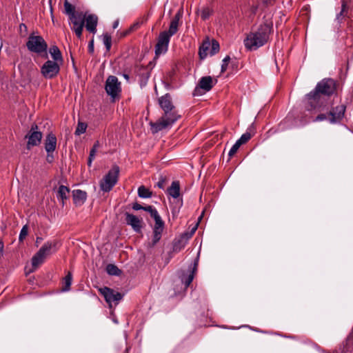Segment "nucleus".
<instances>
[{"label": "nucleus", "mask_w": 353, "mask_h": 353, "mask_svg": "<svg viewBox=\"0 0 353 353\" xmlns=\"http://www.w3.org/2000/svg\"><path fill=\"white\" fill-rule=\"evenodd\" d=\"M336 89V85L332 79H324L319 82L315 89L306 96L307 110L309 111H321L325 106V97L332 94Z\"/></svg>", "instance_id": "nucleus-1"}, {"label": "nucleus", "mask_w": 353, "mask_h": 353, "mask_svg": "<svg viewBox=\"0 0 353 353\" xmlns=\"http://www.w3.org/2000/svg\"><path fill=\"white\" fill-rule=\"evenodd\" d=\"M272 30L271 23H264L260 26L256 32H250L244 40L245 48L250 50H254L267 43L269 35Z\"/></svg>", "instance_id": "nucleus-2"}, {"label": "nucleus", "mask_w": 353, "mask_h": 353, "mask_svg": "<svg viewBox=\"0 0 353 353\" xmlns=\"http://www.w3.org/2000/svg\"><path fill=\"white\" fill-rule=\"evenodd\" d=\"M181 16V12H178L171 20L168 30L161 32L159 34L157 43L155 46L156 56L163 54L168 51L171 37L175 34L178 31L179 23Z\"/></svg>", "instance_id": "nucleus-3"}, {"label": "nucleus", "mask_w": 353, "mask_h": 353, "mask_svg": "<svg viewBox=\"0 0 353 353\" xmlns=\"http://www.w3.org/2000/svg\"><path fill=\"white\" fill-rule=\"evenodd\" d=\"M181 118V114L176 108L163 112L161 118L155 123H151L152 131L157 133L164 129L171 128Z\"/></svg>", "instance_id": "nucleus-4"}, {"label": "nucleus", "mask_w": 353, "mask_h": 353, "mask_svg": "<svg viewBox=\"0 0 353 353\" xmlns=\"http://www.w3.org/2000/svg\"><path fill=\"white\" fill-rule=\"evenodd\" d=\"M58 242L57 241H51L46 242L38 252L32 258V265L34 269L37 268L42 264L48 256L55 252L57 248Z\"/></svg>", "instance_id": "nucleus-5"}, {"label": "nucleus", "mask_w": 353, "mask_h": 353, "mask_svg": "<svg viewBox=\"0 0 353 353\" xmlns=\"http://www.w3.org/2000/svg\"><path fill=\"white\" fill-rule=\"evenodd\" d=\"M119 167L114 165L100 181V188L105 192H110L116 185L119 174Z\"/></svg>", "instance_id": "nucleus-6"}, {"label": "nucleus", "mask_w": 353, "mask_h": 353, "mask_svg": "<svg viewBox=\"0 0 353 353\" xmlns=\"http://www.w3.org/2000/svg\"><path fill=\"white\" fill-rule=\"evenodd\" d=\"M27 48L29 51L37 54L46 52L48 49L47 43L41 36H34L30 34L26 43Z\"/></svg>", "instance_id": "nucleus-7"}, {"label": "nucleus", "mask_w": 353, "mask_h": 353, "mask_svg": "<svg viewBox=\"0 0 353 353\" xmlns=\"http://www.w3.org/2000/svg\"><path fill=\"white\" fill-rule=\"evenodd\" d=\"M69 18L71 29L75 32L79 39L81 38L82 32L85 26V14L77 12L76 14L70 16Z\"/></svg>", "instance_id": "nucleus-8"}, {"label": "nucleus", "mask_w": 353, "mask_h": 353, "mask_svg": "<svg viewBox=\"0 0 353 353\" xmlns=\"http://www.w3.org/2000/svg\"><path fill=\"white\" fill-rule=\"evenodd\" d=\"M216 83V80H213L210 76L201 77L193 91V95L202 96L209 92Z\"/></svg>", "instance_id": "nucleus-9"}, {"label": "nucleus", "mask_w": 353, "mask_h": 353, "mask_svg": "<svg viewBox=\"0 0 353 353\" xmlns=\"http://www.w3.org/2000/svg\"><path fill=\"white\" fill-rule=\"evenodd\" d=\"M61 63L48 60L41 68V73L42 76L47 79H53L57 77L60 71V65Z\"/></svg>", "instance_id": "nucleus-10"}, {"label": "nucleus", "mask_w": 353, "mask_h": 353, "mask_svg": "<svg viewBox=\"0 0 353 353\" xmlns=\"http://www.w3.org/2000/svg\"><path fill=\"white\" fill-rule=\"evenodd\" d=\"M107 94L114 99L121 92V83L117 77L115 76H110L105 81V86Z\"/></svg>", "instance_id": "nucleus-11"}, {"label": "nucleus", "mask_w": 353, "mask_h": 353, "mask_svg": "<svg viewBox=\"0 0 353 353\" xmlns=\"http://www.w3.org/2000/svg\"><path fill=\"white\" fill-rule=\"evenodd\" d=\"M155 223L153 227V236L152 239V246L156 245L161 239L163 231L165 227V223L162 220L159 214L153 217Z\"/></svg>", "instance_id": "nucleus-12"}, {"label": "nucleus", "mask_w": 353, "mask_h": 353, "mask_svg": "<svg viewBox=\"0 0 353 353\" xmlns=\"http://www.w3.org/2000/svg\"><path fill=\"white\" fill-rule=\"evenodd\" d=\"M37 130L38 126L37 125H32L29 133L26 136V138L28 139V149H30L32 147L40 144L43 135L42 133Z\"/></svg>", "instance_id": "nucleus-13"}, {"label": "nucleus", "mask_w": 353, "mask_h": 353, "mask_svg": "<svg viewBox=\"0 0 353 353\" xmlns=\"http://www.w3.org/2000/svg\"><path fill=\"white\" fill-rule=\"evenodd\" d=\"M102 293L110 307H112V303L117 305L123 297L121 293L115 292L108 288H104L102 290Z\"/></svg>", "instance_id": "nucleus-14"}, {"label": "nucleus", "mask_w": 353, "mask_h": 353, "mask_svg": "<svg viewBox=\"0 0 353 353\" xmlns=\"http://www.w3.org/2000/svg\"><path fill=\"white\" fill-rule=\"evenodd\" d=\"M345 107L343 105H337L328 112L329 121L335 123L339 121L344 115Z\"/></svg>", "instance_id": "nucleus-15"}, {"label": "nucleus", "mask_w": 353, "mask_h": 353, "mask_svg": "<svg viewBox=\"0 0 353 353\" xmlns=\"http://www.w3.org/2000/svg\"><path fill=\"white\" fill-rule=\"evenodd\" d=\"M158 103L163 112L168 110H173V109L176 108L173 104L171 96L168 93L159 97Z\"/></svg>", "instance_id": "nucleus-16"}, {"label": "nucleus", "mask_w": 353, "mask_h": 353, "mask_svg": "<svg viewBox=\"0 0 353 353\" xmlns=\"http://www.w3.org/2000/svg\"><path fill=\"white\" fill-rule=\"evenodd\" d=\"M125 216L126 223L130 225L135 232H140L142 228L141 219L130 213H126Z\"/></svg>", "instance_id": "nucleus-17"}, {"label": "nucleus", "mask_w": 353, "mask_h": 353, "mask_svg": "<svg viewBox=\"0 0 353 353\" xmlns=\"http://www.w3.org/2000/svg\"><path fill=\"white\" fill-rule=\"evenodd\" d=\"M44 147L47 153L54 152L57 148V137L51 133L47 134L45 141Z\"/></svg>", "instance_id": "nucleus-18"}, {"label": "nucleus", "mask_w": 353, "mask_h": 353, "mask_svg": "<svg viewBox=\"0 0 353 353\" xmlns=\"http://www.w3.org/2000/svg\"><path fill=\"white\" fill-rule=\"evenodd\" d=\"M85 22L86 30L94 34L97 32L98 17L94 14H85Z\"/></svg>", "instance_id": "nucleus-19"}, {"label": "nucleus", "mask_w": 353, "mask_h": 353, "mask_svg": "<svg viewBox=\"0 0 353 353\" xmlns=\"http://www.w3.org/2000/svg\"><path fill=\"white\" fill-rule=\"evenodd\" d=\"M73 202L77 206L83 205L87 199V193L81 190H74L72 191Z\"/></svg>", "instance_id": "nucleus-20"}, {"label": "nucleus", "mask_w": 353, "mask_h": 353, "mask_svg": "<svg viewBox=\"0 0 353 353\" xmlns=\"http://www.w3.org/2000/svg\"><path fill=\"white\" fill-rule=\"evenodd\" d=\"M210 41L209 40L204 41L199 49V55L201 59H205L210 51Z\"/></svg>", "instance_id": "nucleus-21"}, {"label": "nucleus", "mask_w": 353, "mask_h": 353, "mask_svg": "<svg viewBox=\"0 0 353 353\" xmlns=\"http://www.w3.org/2000/svg\"><path fill=\"white\" fill-rule=\"evenodd\" d=\"M168 193L172 197L176 199L180 195L179 182L174 181L172 183L170 187L168 189Z\"/></svg>", "instance_id": "nucleus-22"}, {"label": "nucleus", "mask_w": 353, "mask_h": 353, "mask_svg": "<svg viewBox=\"0 0 353 353\" xmlns=\"http://www.w3.org/2000/svg\"><path fill=\"white\" fill-rule=\"evenodd\" d=\"M49 52L53 59L52 61L59 62L60 63H63L61 52L57 46H52L49 50Z\"/></svg>", "instance_id": "nucleus-23"}, {"label": "nucleus", "mask_w": 353, "mask_h": 353, "mask_svg": "<svg viewBox=\"0 0 353 353\" xmlns=\"http://www.w3.org/2000/svg\"><path fill=\"white\" fill-rule=\"evenodd\" d=\"M70 190L65 185H60L57 191V198L61 200L62 204L64 205V201L68 199Z\"/></svg>", "instance_id": "nucleus-24"}, {"label": "nucleus", "mask_w": 353, "mask_h": 353, "mask_svg": "<svg viewBox=\"0 0 353 353\" xmlns=\"http://www.w3.org/2000/svg\"><path fill=\"white\" fill-rule=\"evenodd\" d=\"M72 281V274L70 272H68L66 276L63 279V288L62 291L67 292L70 290V285Z\"/></svg>", "instance_id": "nucleus-25"}, {"label": "nucleus", "mask_w": 353, "mask_h": 353, "mask_svg": "<svg viewBox=\"0 0 353 353\" xmlns=\"http://www.w3.org/2000/svg\"><path fill=\"white\" fill-rule=\"evenodd\" d=\"M196 265H197V263L195 262L194 267L192 271L187 276L183 277L181 279L182 283L184 284L185 288H187L190 285V283L192 282V281L194 279V271L196 270Z\"/></svg>", "instance_id": "nucleus-26"}, {"label": "nucleus", "mask_w": 353, "mask_h": 353, "mask_svg": "<svg viewBox=\"0 0 353 353\" xmlns=\"http://www.w3.org/2000/svg\"><path fill=\"white\" fill-rule=\"evenodd\" d=\"M64 13L70 17V16L76 14L77 12H75V7L69 3L68 0H65L64 1Z\"/></svg>", "instance_id": "nucleus-27"}, {"label": "nucleus", "mask_w": 353, "mask_h": 353, "mask_svg": "<svg viewBox=\"0 0 353 353\" xmlns=\"http://www.w3.org/2000/svg\"><path fill=\"white\" fill-rule=\"evenodd\" d=\"M138 195L141 198L147 199L152 196V192L145 186L141 185L138 188Z\"/></svg>", "instance_id": "nucleus-28"}, {"label": "nucleus", "mask_w": 353, "mask_h": 353, "mask_svg": "<svg viewBox=\"0 0 353 353\" xmlns=\"http://www.w3.org/2000/svg\"><path fill=\"white\" fill-rule=\"evenodd\" d=\"M99 146V141H97V142L94 144V145H93V147H92V150H90V155H89V158H88V166H91V165H92V161L94 160V157H95L96 152H97V149H98Z\"/></svg>", "instance_id": "nucleus-29"}, {"label": "nucleus", "mask_w": 353, "mask_h": 353, "mask_svg": "<svg viewBox=\"0 0 353 353\" xmlns=\"http://www.w3.org/2000/svg\"><path fill=\"white\" fill-rule=\"evenodd\" d=\"M106 272L110 275L118 276L121 274V270L114 264H108L106 266Z\"/></svg>", "instance_id": "nucleus-30"}, {"label": "nucleus", "mask_w": 353, "mask_h": 353, "mask_svg": "<svg viewBox=\"0 0 353 353\" xmlns=\"http://www.w3.org/2000/svg\"><path fill=\"white\" fill-rule=\"evenodd\" d=\"M210 54L212 56L219 51L220 46L219 42L216 40H212V41L210 42Z\"/></svg>", "instance_id": "nucleus-31"}, {"label": "nucleus", "mask_w": 353, "mask_h": 353, "mask_svg": "<svg viewBox=\"0 0 353 353\" xmlns=\"http://www.w3.org/2000/svg\"><path fill=\"white\" fill-rule=\"evenodd\" d=\"M103 42L107 50H110L112 45L111 36L107 33L103 34Z\"/></svg>", "instance_id": "nucleus-32"}, {"label": "nucleus", "mask_w": 353, "mask_h": 353, "mask_svg": "<svg viewBox=\"0 0 353 353\" xmlns=\"http://www.w3.org/2000/svg\"><path fill=\"white\" fill-rule=\"evenodd\" d=\"M28 234V227L27 225H25L23 226L20 231V234L19 236V242H23V240L26 239Z\"/></svg>", "instance_id": "nucleus-33"}, {"label": "nucleus", "mask_w": 353, "mask_h": 353, "mask_svg": "<svg viewBox=\"0 0 353 353\" xmlns=\"http://www.w3.org/2000/svg\"><path fill=\"white\" fill-rule=\"evenodd\" d=\"M87 125L84 123L79 122L75 130L76 135H80L84 133L86 130Z\"/></svg>", "instance_id": "nucleus-34"}, {"label": "nucleus", "mask_w": 353, "mask_h": 353, "mask_svg": "<svg viewBox=\"0 0 353 353\" xmlns=\"http://www.w3.org/2000/svg\"><path fill=\"white\" fill-rule=\"evenodd\" d=\"M252 137V135L250 132H245L241 135V137L237 140L241 144H244L248 142Z\"/></svg>", "instance_id": "nucleus-35"}, {"label": "nucleus", "mask_w": 353, "mask_h": 353, "mask_svg": "<svg viewBox=\"0 0 353 353\" xmlns=\"http://www.w3.org/2000/svg\"><path fill=\"white\" fill-rule=\"evenodd\" d=\"M241 145V143L236 141L235 143L232 145V147L230 148L228 152L229 157H232L233 155H234V154L238 151Z\"/></svg>", "instance_id": "nucleus-36"}, {"label": "nucleus", "mask_w": 353, "mask_h": 353, "mask_svg": "<svg viewBox=\"0 0 353 353\" xmlns=\"http://www.w3.org/2000/svg\"><path fill=\"white\" fill-rule=\"evenodd\" d=\"M143 210L149 212L152 218H153L154 216L159 214L157 210L152 205L143 207Z\"/></svg>", "instance_id": "nucleus-37"}, {"label": "nucleus", "mask_w": 353, "mask_h": 353, "mask_svg": "<svg viewBox=\"0 0 353 353\" xmlns=\"http://www.w3.org/2000/svg\"><path fill=\"white\" fill-rule=\"evenodd\" d=\"M230 60V57L229 56H226L223 59V61H222L223 63L221 65V72H224L226 70Z\"/></svg>", "instance_id": "nucleus-38"}, {"label": "nucleus", "mask_w": 353, "mask_h": 353, "mask_svg": "<svg viewBox=\"0 0 353 353\" xmlns=\"http://www.w3.org/2000/svg\"><path fill=\"white\" fill-rule=\"evenodd\" d=\"M329 119V115L326 114H320L315 119L312 120L314 122L322 121L326 119Z\"/></svg>", "instance_id": "nucleus-39"}, {"label": "nucleus", "mask_w": 353, "mask_h": 353, "mask_svg": "<svg viewBox=\"0 0 353 353\" xmlns=\"http://www.w3.org/2000/svg\"><path fill=\"white\" fill-rule=\"evenodd\" d=\"M347 6L345 2H343L341 6V12L337 14L336 19L339 21L343 17V13L346 10Z\"/></svg>", "instance_id": "nucleus-40"}, {"label": "nucleus", "mask_w": 353, "mask_h": 353, "mask_svg": "<svg viewBox=\"0 0 353 353\" xmlns=\"http://www.w3.org/2000/svg\"><path fill=\"white\" fill-rule=\"evenodd\" d=\"M198 224H196L192 229L190 233H184L183 234V236L186 237L187 239L190 238L196 232L197 229Z\"/></svg>", "instance_id": "nucleus-41"}, {"label": "nucleus", "mask_w": 353, "mask_h": 353, "mask_svg": "<svg viewBox=\"0 0 353 353\" xmlns=\"http://www.w3.org/2000/svg\"><path fill=\"white\" fill-rule=\"evenodd\" d=\"M210 16V11L208 9H204L201 12V18L203 19H206Z\"/></svg>", "instance_id": "nucleus-42"}, {"label": "nucleus", "mask_w": 353, "mask_h": 353, "mask_svg": "<svg viewBox=\"0 0 353 353\" xmlns=\"http://www.w3.org/2000/svg\"><path fill=\"white\" fill-rule=\"evenodd\" d=\"M46 161L48 163H52L54 161L53 152L47 153Z\"/></svg>", "instance_id": "nucleus-43"}, {"label": "nucleus", "mask_w": 353, "mask_h": 353, "mask_svg": "<svg viewBox=\"0 0 353 353\" xmlns=\"http://www.w3.org/2000/svg\"><path fill=\"white\" fill-rule=\"evenodd\" d=\"M132 209L134 210H143V207L138 203H135L132 205Z\"/></svg>", "instance_id": "nucleus-44"}, {"label": "nucleus", "mask_w": 353, "mask_h": 353, "mask_svg": "<svg viewBox=\"0 0 353 353\" xmlns=\"http://www.w3.org/2000/svg\"><path fill=\"white\" fill-rule=\"evenodd\" d=\"M164 183H165V179H161L159 180V181L157 183V186L159 188H161L163 189L164 188Z\"/></svg>", "instance_id": "nucleus-45"}, {"label": "nucleus", "mask_w": 353, "mask_h": 353, "mask_svg": "<svg viewBox=\"0 0 353 353\" xmlns=\"http://www.w3.org/2000/svg\"><path fill=\"white\" fill-rule=\"evenodd\" d=\"M89 51L92 52L94 51V45H93V40H92L88 46Z\"/></svg>", "instance_id": "nucleus-46"}, {"label": "nucleus", "mask_w": 353, "mask_h": 353, "mask_svg": "<svg viewBox=\"0 0 353 353\" xmlns=\"http://www.w3.org/2000/svg\"><path fill=\"white\" fill-rule=\"evenodd\" d=\"M110 315L112 318V321L115 323H118V320L117 319L114 318V314L113 313V311L112 310H110Z\"/></svg>", "instance_id": "nucleus-47"}, {"label": "nucleus", "mask_w": 353, "mask_h": 353, "mask_svg": "<svg viewBox=\"0 0 353 353\" xmlns=\"http://www.w3.org/2000/svg\"><path fill=\"white\" fill-rule=\"evenodd\" d=\"M3 248H4L3 242L2 241H0V254H1L3 253Z\"/></svg>", "instance_id": "nucleus-48"}, {"label": "nucleus", "mask_w": 353, "mask_h": 353, "mask_svg": "<svg viewBox=\"0 0 353 353\" xmlns=\"http://www.w3.org/2000/svg\"><path fill=\"white\" fill-rule=\"evenodd\" d=\"M118 26H119V20H117V21H115L114 22L113 26H112V28H113L114 29H116V28L118 27Z\"/></svg>", "instance_id": "nucleus-49"}, {"label": "nucleus", "mask_w": 353, "mask_h": 353, "mask_svg": "<svg viewBox=\"0 0 353 353\" xmlns=\"http://www.w3.org/2000/svg\"><path fill=\"white\" fill-rule=\"evenodd\" d=\"M43 240V239L41 237H37V239H36V243L37 245L40 243L41 241Z\"/></svg>", "instance_id": "nucleus-50"}, {"label": "nucleus", "mask_w": 353, "mask_h": 353, "mask_svg": "<svg viewBox=\"0 0 353 353\" xmlns=\"http://www.w3.org/2000/svg\"><path fill=\"white\" fill-rule=\"evenodd\" d=\"M181 250V248H179V249L177 248L176 245H174V251H179V250Z\"/></svg>", "instance_id": "nucleus-51"}, {"label": "nucleus", "mask_w": 353, "mask_h": 353, "mask_svg": "<svg viewBox=\"0 0 353 353\" xmlns=\"http://www.w3.org/2000/svg\"><path fill=\"white\" fill-rule=\"evenodd\" d=\"M123 77H124V78H125V79H127V80H128V79H129V76H128V74H123Z\"/></svg>", "instance_id": "nucleus-52"}, {"label": "nucleus", "mask_w": 353, "mask_h": 353, "mask_svg": "<svg viewBox=\"0 0 353 353\" xmlns=\"http://www.w3.org/2000/svg\"><path fill=\"white\" fill-rule=\"evenodd\" d=\"M20 27H21V28L22 27V28H26V26H25V24H21V25H20Z\"/></svg>", "instance_id": "nucleus-53"}, {"label": "nucleus", "mask_w": 353, "mask_h": 353, "mask_svg": "<svg viewBox=\"0 0 353 353\" xmlns=\"http://www.w3.org/2000/svg\"><path fill=\"white\" fill-rule=\"evenodd\" d=\"M20 27H21V28L22 27V28H26V26H25V24H21V25H20Z\"/></svg>", "instance_id": "nucleus-54"}]
</instances>
